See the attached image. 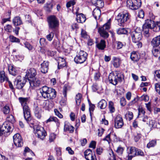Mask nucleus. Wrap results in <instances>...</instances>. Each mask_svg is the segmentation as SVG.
<instances>
[{
	"mask_svg": "<svg viewBox=\"0 0 160 160\" xmlns=\"http://www.w3.org/2000/svg\"><path fill=\"white\" fill-rule=\"evenodd\" d=\"M18 100L22 108L24 118L29 124H32V118L31 116L30 108L28 106L29 102V98H28L19 97Z\"/></svg>",
	"mask_w": 160,
	"mask_h": 160,
	"instance_id": "f257e3e1",
	"label": "nucleus"
},
{
	"mask_svg": "<svg viewBox=\"0 0 160 160\" xmlns=\"http://www.w3.org/2000/svg\"><path fill=\"white\" fill-rule=\"evenodd\" d=\"M42 96L45 99H53L56 96V92L52 88L46 86H43L39 89Z\"/></svg>",
	"mask_w": 160,
	"mask_h": 160,
	"instance_id": "f03ea898",
	"label": "nucleus"
},
{
	"mask_svg": "<svg viewBox=\"0 0 160 160\" xmlns=\"http://www.w3.org/2000/svg\"><path fill=\"white\" fill-rule=\"evenodd\" d=\"M131 36L132 42L136 43L138 48H141L142 47V43L140 42L142 39V30L140 28H137L131 33Z\"/></svg>",
	"mask_w": 160,
	"mask_h": 160,
	"instance_id": "7ed1b4c3",
	"label": "nucleus"
},
{
	"mask_svg": "<svg viewBox=\"0 0 160 160\" xmlns=\"http://www.w3.org/2000/svg\"><path fill=\"white\" fill-rule=\"evenodd\" d=\"M123 78V75L118 71L110 73L108 76L110 82L114 85L117 84L118 82H121Z\"/></svg>",
	"mask_w": 160,
	"mask_h": 160,
	"instance_id": "20e7f679",
	"label": "nucleus"
},
{
	"mask_svg": "<svg viewBox=\"0 0 160 160\" xmlns=\"http://www.w3.org/2000/svg\"><path fill=\"white\" fill-rule=\"evenodd\" d=\"M49 28L53 32L57 31V28L59 25V21L54 15H51L47 18Z\"/></svg>",
	"mask_w": 160,
	"mask_h": 160,
	"instance_id": "39448f33",
	"label": "nucleus"
},
{
	"mask_svg": "<svg viewBox=\"0 0 160 160\" xmlns=\"http://www.w3.org/2000/svg\"><path fill=\"white\" fill-rule=\"evenodd\" d=\"M154 21L152 20L147 21L144 23L142 26L143 31L144 32L145 35L147 37L149 36V29L153 28L155 31H158V30H157L155 27H154Z\"/></svg>",
	"mask_w": 160,
	"mask_h": 160,
	"instance_id": "423d86ee",
	"label": "nucleus"
},
{
	"mask_svg": "<svg viewBox=\"0 0 160 160\" xmlns=\"http://www.w3.org/2000/svg\"><path fill=\"white\" fill-rule=\"evenodd\" d=\"M110 25L111 19H109L106 23L98 28V32L101 36L104 38L108 37L109 34L108 31L110 28Z\"/></svg>",
	"mask_w": 160,
	"mask_h": 160,
	"instance_id": "0eeeda50",
	"label": "nucleus"
},
{
	"mask_svg": "<svg viewBox=\"0 0 160 160\" xmlns=\"http://www.w3.org/2000/svg\"><path fill=\"white\" fill-rule=\"evenodd\" d=\"M88 54L83 51H80L75 57L74 60L77 64H81L83 63L87 58Z\"/></svg>",
	"mask_w": 160,
	"mask_h": 160,
	"instance_id": "6e6552de",
	"label": "nucleus"
},
{
	"mask_svg": "<svg viewBox=\"0 0 160 160\" xmlns=\"http://www.w3.org/2000/svg\"><path fill=\"white\" fill-rule=\"evenodd\" d=\"M127 6L132 10H136L140 8L142 4L141 0H128Z\"/></svg>",
	"mask_w": 160,
	"mask_h": 160,
	"instance_id": "1a4fd4ad",
	"label": "nucleus"
},
{
	"mask_svg": "<svg viewBox=\"0 0 160 160\" xmlns=\"http://www.w3.org/2000/svg\"><path fill=\"white\" fill-rule=\"evenodd\" d=\"M130 17V14L128 12H126L119 14L116 17V19L119 23V25L121 26L125 22L128 21Z\"/></svg>",
	"mask_w": 160,
	"mask_h": 160,
	"instance_id": "9d476101",
	"label": "nucleus"
},
{
	"mask_svg": "<svg viewBox=\"0 0 160 160\" xmlns=\"http://www.w3.org/2000/svg\"><path fill=\"white\" fill-rule=\"evenodd\" d=\"M34 131L38 137L42 140L44 139L47 135L44 128L40 126H37L36 128H34Z\"/></svg>",
	"mask_w": 160,
	"mask_h": 160,
	"instance_id": "9b49d317",
	"label": "nucleus"
},
{
	"mask_svg": "<svg viewBox=\"0 0 160 160\" xmlns=\"http://www.w3.org/2000/svg\"><path fill=\"white\" fill-rule=\"evenodd\" d=\"M26 81L20 76H18L14 81V85L18 89H20L22 88L25 84Z\"/></svg>",
	"mask_w": 160,
	"mask_h": 160,
	"instance_id": "f8f14e48",
	"label": "nucleus"
},
{
	"mask_svg": "<svg viewBox=\"0 0 160 160\" xmlns=\"http://www.w3.org/2000/svg\"><path fill=\"white\" fill-rule=\"evenodd\" d=\"M13 142L14 145L18 147H22L23 142L21 136L19 134L17 133L13 136Z\"/></svg>",
	"mask_w": 160,
	"mask_h": 160,
	"instance_id": "ddd939ff",
	"label": "nucleus"
},
{
	"mask_svg": "<svg viewBox=\"0 0 160 160\" xmlns=\"http://www.w3.org/2000/svg\"><path fill=\"white\" fill-rule=\"evenodd\" d=\"M114 122V127L116 128H121L124 125L122 118L119 115L117 116L115 118Z\"/></svg>",
	"mask_w": 160,
	"mask_h": 160,
	"instance_id": "4468645a",
	"label": "nucleus"
},
{
	"mask_svg": "<svg viewBox=\"0 0 160 160\" xmlns=\"http://www.w3.org/2000/svg\"><path fill=\"white\" fill-rule=\"evenodd\" d=\"M30 87L32 89L39 87L41 85V81L39 79L36 78H33L29 80Z\"/></svg>",
	"mask_w": 160,
	"mask_h": 160,
	"instance_id": "2eb2a0df",
	"label": "nucleus"
},
{
	"mask_svg": "<svg viewBox=\"0 0 160 160\" xmlns=\"http://www.w3.org/2000/svg\"><path fill=\"white\" fill-rule=\"evenodd\" d=\"M84 154L85 158L87 160H95L96 159L94 154L92 153V151L90 149H88L86 150Z\"/></svg>",
	"mask_w": 160,
	"mask_h": 160,
	"instance_id": "dca6fc26",
	"label": "nucleus"
},
{
	"mask_svg": "<svg viewBox=\"0 0 160 160\" xmlns=\"http://www.w3.org/2000/svg\"><path fill=\"white\" fill-rule=\"evenodd\" d=\"M128 156L130 159L137 155V149L134 147H130L128 148Z\"/></svg>",
	"mask_w": 160,
	"mask_h": 160,
	"instance_id": "f3484780",
	"label": "nucleus"
},
{
	"mask_svg": "<svg viewBox=\"0 0 160 160\" xmlns=\"http://www.w3.org/2000/svg\"><path fill=\"white\" fill-rule=\"evenodd\" d=\"M40 68L41 72L43 73L47 72L48 69L49 62L48 61H44L41 65Z\"/></svg>",
	"mask_w": 160,
	"mask_h": 160,
	"instance_id": "a211bd4d",
	"label": "nucleus"
},
{
	"mask_svg": "<svg viewBox=\"0 0 160 160\" xmlns=\"http://www.w3.org/2000/svg\"><path fill=\"white\" fill-rule=\"evenodd\" d=\"M74 127L67 122H65L64 131V132H69L72 133L74 132Z\"/></svg>",
	"mask_w": 160,
	"mask_h": 160,
	"instance_id": "6ab92c4d",
	"label": "nucleus"
},
{
	"mask_svg": "<svg viewBox=\"0 0 160 160\" xmlns=\"http://www.w3.org/2000/svg\"><path fill=\"white\" fill-rule=\"evenodd\" d=\"M77 15V20L78 22L82 23L86 20L85 16L82 13L78 14V12H76Z\"/></svg>",
	"mask_w": 160,
	"mask_h": 160,
	"instance_id": "aec40b11",
	"label": "nucleus"
},
{
	"mask_svg": "<svg viewBox=\"0 0 160 160\" xmlns=\"http://www.w3.org/2000/svg\"><path fill=\"white\" fill-rule=\"evenodd\" d=\"M151 44L153 47H158L160 44V35L154 38L151 41Z\"/></svg>",
	"mask_w": 160,
	"mask_h": 160,
	"instance_id": "412c9836",
	"label": "nucleus"
},
{
	"mask_svg": "<svg viewBox=\"0 0 160 160\" xmlns=\"http://www.w3.org/2000/svg\"><path fill=\"white\" fill-rule=\"evenodd\" d=\"M112 63L113 66L116 68H118L121 63V61L120 58L113 57L112 58Z\"/></svg>",
	"mask_w": 160,
	"mask_h": 160,
	"instance_id": "4be33fe9",
	"label": "nucleus"
},
{
	"mask_svg": "<svg viewBox=\"0 0 160 160\" xmlns=\"http://www.w3.org/2000/svg\"><path fill=\"white\" fill-rule=\"evenodd\" d=\"M54 103L52 101H46L45 102L43 108L46 110H49L53 107Z\"/></svg>",
	"mask_w": 160,
	"mask_h": 160,
	"instance_id": "5701e85b",
	"label": "nucleus"
},
{
	"mask_svg": "<svg viewBox=\"0 0 160 160\" xmlns=\"http://www.w3.org/2000/svg\"><path fill=\"white\" fill-rule=\"evenodd\" d=\"M58 68H61L66 66V62L65 59L63 58L60 57L58 59Z\"/></svg>",
	"mask_w": 160,
	"mask_h": 160,
	"instance_id": "b1692460",
	"label": "nucleus"
},
{
	"mask_svg": "<svg viewBox=\"0 0 160 160\" xmlns=\"http://www.w3.org/2000/svg\"><path fill=\"white\" fill-rule=\"evenodd\" d=\"M37 73L36 70L34 68H31L29 69L28 72L26 74V75L28 78H35V76Z\"/></svg>",
	"mask_w": 160,
	"mask_h": 160,
	"instance_id": "393cba45",
	"label": "nucleus"
},
{
	"mask_svg": "<svg viewBox=\"0 0 160 160\" xmlns=\"http://www.w3.org/2000/svg\"><path fill=\"white\" fill-rule=\"evenodd\" d=\"M8 79L7 76L6 75L4 71L0 72V82L2 83L4 81H6Z\"/></svg>",
	"mask_w": 160,
	"mask_h": 160,
	"instance_id": "a878e982",
	"label": "nucleus"
},
{
	"mask_svg": "<svg viewBox=\"0 0 160 160\" xmlns=\"http://www.w3.org/2000/svg\"><path fill=\"white\" fill-rule=\"evenodd\" d=\"M96 43H97L96 44L97 47L99 49L102 50L106 47V42L103 40H101L99 43H97V42Z\"/></svg>",
	"mask_w": 160,
	"mask_h": 160,
	"instance_id": "bb28decb",
	"label": "nucleus"
},
{
	"mask_svg": "<svg viewBox=\"0 0 160 160\" xmlns=\"http://www.w3.org/2000/svg\"><path fill=\"white\" fill-rule=\"evenodd\" d=\"M12 22L15 26L20 25L22 23V22L21 18L19 16L14 17L13 19Z\"/></svg>",
	"mask_w": 160,
	"mask_h": 160,
	"instance_id": "cd10ccee",
	"label": "nucleus"
},
{
	"mask_svg": "<svg viewBox=\"0 0 160 160\" xmlns=\"http://www.w3.org/2000/svg\"><path fill=\"white\" fill-rule=\"evenodd\" d=\"M101 13L100 10L99 9L96 8L93 10L92 14L94 18L97 20L99 18Z\"/></svg>",
	"mask_w": 160,
	"mask_h": 160,
	"instance_id": "c85d7f7f",
	"label": "nucleus"
},
{
	"mask_svg": "<svg viewBox=\"0 0 160 160\" xmlns=\"http://www.w3.org/2000/svg\"><path fill=\"white\" fill-rule=\"evenodd\" d=\"M8 70L10 74L15 76L18 74L17 70H16L15 68L11 65H9L8 66Z\"/></svg>",
	"mask_w": 160,
	"mask_h": 160,
	"instance_id": "c756f323",
	"label": "nucleus"
},
{
	"mask_svg": "<svg viewBox=\"0 0 160 160\" xmlns=\"http://www.w3.org/2000/svg\"><path fill=\"white\" fill-rule=\"evenodd\" d=\"M130 58L134 62H137L139 60L140 57L136 52H133L131 54Z\"/></svg>",
	"mask_w": 160,
	"mask_h": 160,
	"instance_id": "7c9ffc66",
	"label": "nucleus"
},
{
	"mask_svg": "<svg viewBox=\"0 0 160 160\" xmlns=\"http://www.w3.org/2000/svg\"><path fill=\"white\" fill-rule=\"evenodd\" d=\"M41 109L38 107H36L34 109L35 116L38 118H40L41 117Z\"/></svg>",
	"mask_w": 160,
	"mask_h": 160,
	"instance_id": "2f4dec72",
	"label": "nucleus"
},
{
	"mask_svg": "<svg viewBox=\"0 0 160 160\" xmlns=\"http://www.w3.org/2000/svg\"><path fill=\"white\" fill-rule=\"evenodd\" d=\"M152 52L154 56L158 57L160 54V48L159 47H153Z\"/></svg>",
	"mask_w": 160,
	"mask_h": 160,
	"instance_id": "473e14b6",
	"label": "nucleus"
},
{
	"mask_svg": "<svg viewBox=\"0 0 160 160\" xmlns=\"http://www.w3.org/2000/svg\"><path fill=\"white\" fill-rule=\"evenodd\" d=\"M107 105V103L104 99H102L98 103V106L101 109L105 108Z\"/></svg>",
	"mask_w": 160,
	"mask_h": 160,
	"instance_id": "72a5a7b5",
	"label": "nucleus"
},
{
	"mask_svg": "<svg viewBox=\"0 0 160 160\" xmlns=\"http://www.w3.org/2000/svg\"><path fill=\"white\" fill-rule=\"evenodd\" d=\"M54 121L56 122L57 125L58 126H59V122L58 121V119L55 117H50L46 121L47 123L51 122L52 121Z\"/></svg>",
	"mask_w": 160,
	"mask_h": 160,
	"instance_id": "f704fd0d",
	"label": "nucleus"
},
{
	"mask_svg": "<svg viewBox=\"0 0 160 160\" xmlns=\"http://www.w3.org/2000/svg\"><path fill=\"white\" fill-rule=\"evenodd\" d=\"M138 118H142L144 116L145 112L144 109L142 107H139L138 108Z\"/></svg>",
	"mask_w": 160,
	"mask_h": 160,
	"instance_id": "c9c22d12",
	"label": "nucleus"
},
{
	"mask_svg": "<svg viewBox=\"0 0 160 160\" xmlns=\"http://www.w3.org/2000/svg\"><path fill=\"white\" fill-rule=\"evenodd\" d=\"M82 97V95L80 93H78L76 95L75 100L76 105L78 106H79L80 104L81 101Z\"/></svg>",
	"mask_w": 160,
	"mask_h": 160,
	"instance_id": "e433bc0d",
	"label": "nucleus"
},
{
	"mask_svg": "<svg viewBox=\"0 0 160 160\" xmlns=\"http://www.w3.org/2000/svg\"><path fill=\"white\" fill-rule=\"evenodd\" d=\"M154 74L155 79L159 82L160 80V69L155 71Z\"/></svg>",
	"mask_w": 160,
	"mask_h": 160,
	"instance_id": "4c0bfd02",
	"label": "nucleus"
},
{
	"mask_svg": "<svg viewBox=\"0 0 160 160\" xmlns=\"http://www.w3.org/2000/svg\"><path fill=\"white\" fill-rule=\"evenodd\" d=\"M157 144L156 140H152L150 141L147 144V147L149 148L151 147H154Z\"/></svg>",
	"mask_w": 160,
	"mask_h": 160,
	"instance_id": "58836bf2",
	"label": "nucleus"
},
{
	"mask_svg": "<svg viewBox=\"0 0 160 160\" xmlns=\"http://www.w3.org/2000/svg\"><path fill=\"white\" fill-rule=\"evenodd\" d=\"M108 157L110 160H116L115 155L114 154L113 152L111 149L109 150Z\"/></svg>",
	"mask_w": 160,
	"mask_h": 160,
	"instance_id": "ea45409f",
	"label": "nucleus"
},
{
	"mask_svg": "<svg viewBox=\"0 0 160 160\" xmlns=\"http://www.w3.org/2000/svg\"><path fill=\"white\" fill-rule=\"evenodd\" d=\"M117 33L118 34H126L128 31L127 30L123 28H120L117 30Z\"/></svg>",
	"mask_w": 160,
	"mask_h": 160,
	"instance_id": "a19ab883",
	"label": "nucleus"
},
{
	"mask_svg": "<svg viewBox=\"0 0 160 160\" xmlns=\"http://www.w3.org/2000/svg\"><path fill=\"white\" fill-rule=\"evenodd\" d=\"M7 122H10L11 124H12V123L15 122V119L14 118V117L12 115H10L7 118Z\"/></svg>",
	"mask_w": 160,
	"mask_h": 160,
	"instance_id": "79ce46f5",
	"label": "nucleus"
},
{
	"mask_svg": "<svg viewBox=\"0 0 160 160\" xmlns=\"http://www.w3.org/2000/svg\"><path fill=\"white\" fill-rule=\"evenodd\" d=\"M10 41L12 42H19L20 40L13 35H10L9 37Z\"/></svg>",
	"mask_w": 160,
	"mask_h": 160,
	"instance_id": "37998d69",
	"label": "nucleus"
},
{
	"mask_svg": "<svg viewBox=\"0 0 160 160\" xmlns=\"http://www.w3.org/2000/svg\"><path fill=\"white\" fill-rule=\"evenodd\" d=\"M53 7V5L51 3H47L45 7V9L48 12L51 11Z\"/></svg>",
	"mask_w": 160,
	"mask_h": 160,
	"instance_id": "c03bdc74",
	"label": "nucleus"
},
{
	"mask_svg": "<svg viewBox=\"0 0 160 160\" xmlns=\"http://www.w3.org/2000/svg\"><path fill=\"white\" fill-rule=\"evenodd\" d=\"M109 109L111 113H113L115 111V109L113 106V103L112 102H109Z\"/></svg>",
	"mask_w": 160,
	"mask_h": 160,
	"instance_id": "a18cd8bd",
	"label": "nucleus"
},
{
	"mask_svg": "<svg viewBox=\"0 0 160 160\" xmlns=\"http://www.w3.org/2000/svg\"><path fill=\"white\" fill-rule=\"evenodd\" d=\"M10 109L9 106H5L2 109V111L5 114H7L9 112Z\"/></svg>",
	"mask_w": 160,
	"mask_h": 160,
	"instance_id": "49530a36",
	"label": "nucleus"
},
{
	"mask_svg": "<svg viewBox=\"0 0 160 160\" xmlns=\"http://www.w3.org/2000/svg\"><path fill=\"white\" fill-rule=\"evenodd\" d=\"M124 150V148L119 146L116 150V152L118 155H122Z\"/></svg>",
	"mask_w": 160,
	"mask_h": 160,
	"instance_id": "de8ad7c7",
	"label": "nucleus"
},
{
	"mask_svg": "<svg viewBox=\"0 0 160 160\" xmlns=\"http://www.w3.org/2000/svg\"><path fill=\"white\" fill-rule=\"evenodd\" d=\"M4 28L6 32H11L12 30V27L11 25L8 24L4 27Z\"/></svg>",
	"mask_w": 160,
	"mask_h": 160,
	"instance_id": "09e8293b",
	"label": "nucleus"
},
{
	"mask_svg": "<svg viewBox=\"0 0 160 160\" xmlns=\"http://www.w3.org/2000/svg\"><path fill=\"white\" fill-rule=\"evenodd\" d=\"M76 3L75 0H70L67 2L66 4V6L67 8L70 7L72 6H73Z\"/></svg>",
	"mask_w": 160,
	"mask_h": 160,
	"instance_id": "8fccbe9b",
	"label": "nucleus"
},
{
	"mask_svg": "<svg viewBox=\"0 0 160 160\" xmlns=\"http://www.w3.org/2000/svg\"><path fill=\"white\" fill-rule=\"evenodd\" d=\"M54 37V33L51 32L46 36V38L49 41H51Z\"/></svg>",
	"mask_w": 160,
	"mask_h": 160,
	"instance_id": "3c124183",
	"label": "nucleus"
},
{
	"mask_svg": "<svg viewBox=\"0 0 160 160\" xmlns=\"http://www.w3.org/2000/svg\"><path fill=\"white\" fill-rule=\"evenodd\" d=\"M101 76V74L98 72H97L94 74V79L96 81L99 80Z\"/></svg>",
	"mask_w": 160,
	"mask_h": 160,
	"instance_id": "603ef678",
	"label": "nucleus"
},
{
	"mask_svg": "<svg viewBox=\"0 0 160 160\" xmlns=\"http://www.w3.org/2000/svg\"><path fill=\"white\" fill-rule=\"evenodd\" d=\"M98 7H102L104 5V2L101 0H97L96 3Z\"/></svg>",
	"mask_w": 160,
	"mask_h": 160,
	"instance_id": "864d4df0",
	"label": "nucleus"
},
{
	"mask_svg": "<svg viewBox=\"0 0 160 160\" xmlns=\"http://www.w3.org/2000/svg\"><path fill=\"white\" fill-rule=\"evenodd\" d=\"M155 88L156 92L160 95V84L156 83L155 84Z\"/></svg>",
	"mask_w": 160,
	"mask_h": 160,
	"instance_id": "5fc2aeb1",
	"label": "nucleus"
},
{
	"mask_svg": "<svg viewBox=\"0 0 160 160\" xmlns=\"http://www.w3.org/2000/svg\"><path fill=\"white\" fill-rule=\"evenodd\" d=\"M56 135L53 133H51L49 138V141L50 142L53 141L56 138Z\"/></svg>",
	"mask_w": 160,
	"mask_h": 160,
	"instance_id": "6e6d98bb",
	"label": "nucleus"
},
{
	"mask_svg": "<svg viewBox=\"0 0 160 160\" xmlns=\"http://www.w3.org/2000/svg\"><path fill=\"white\" fill-rule=\"evenodd\" d=\"M147 124H148L150 127H154L156 123L154 121L152 120H150L149 119V121L147 123Z\"/></svg>",
	"mask_w": 160,
	"mask_h": 160,
	"instance_id": "4d7b16f0",
	"label": "nucleus"
},
{
	"mask_svg": "<svg viewBox=\"0 0 160 160\" xmlns=\"http://www.w3.org/2000/svg\"><path fill=\"white\" fill-rule=\"evenodd\" d=\"M126 117L128 118V120H131L133 118V115L132 112H128L126 115Z\"/></svg>",
	"mask_w": 160,
	"mask_h": 160,
	"instance_id": "13d9d810",
	"label": "nucleus"
},
{
	"mask_svg": "<svg viewBox=\"0 0 160 160\" xmlns=\"http://www.w3.org/2000/svg\"><path fill=\"white\" fill-rule=\"evenodd\" d=\"M52 44L56 48H58L60 47V42L58 40H54Z\"/></svg>",
	"mask_w": 160,
	"mask_h": 160,
	"instance_id": "bf43d9fd",
	"label": "nucleus"
},
{
	"mask_svg": "<svg viewBox=\"0 0 160 160\" xmlns=\"http://www.w3.org/2000/svg\"><path fill=\"white\" fill-rule=\"evenodd\" d=\"M68 90L67 88L64 86L63 89L62 94L64 96V98L65 99H66L67 98V92Z\"/></svg>",
	"mask_w": 160,
	"mask_h": 160,
	"instance_id": "052dcab7",
	"label": "nucleus"
},
{
	"mask_svg": "<svg viewBox=\"0 0 160 160\" xmlns=\"http://www.w3.org/2000/svg\"><path fill=\"white\" fill-rule=\"evenodd\" d=\"M116 43L117 44V49L121 48L123 45L122 43L120 42L117 41L116 42Z\"/></svg>",
	"mask_w": 160,
	"mask_h": 160,
	"instance_id": "680f3d73",
	"label": "nucleus"
},
{
	"mask_svg": "<svg viewBox=\"0 0 160 160\" xmlns=\"http://www.w3.org/2000/svg\"><path fill=\"white\" fill-rule=\"evenodd\" d=\"M54 112L56 115L58 116L59 118H62L63 116L59 112L57 109H55L54 110Z\"/></svg>",
	"mask_w": 160,
	"mask_h": 160,
	"instance_id": "e2e57ef3",
	"label": "nucleus"
},
{
	"mask_svg": "<svg viewBox=\"0 0 160 160\" xmlns=\"http://www.w3.org/2000/svg\"><path fill=\"white\" fill-rule=\"evenodd\" d=\"M102 140L103 141H106L108 142V143H109L111 141L110 134V133L108 134L105 138H103Z\"/></svg>",
	"mask_w": 160,
	"mask_h": 160,
	"instance_id": "0e129e2a",
	"label": "nucleus"
},
{
	"mask_svg": "<svg viewBox=\"0 0 160 160\" xmlns=\"http://www.w3.org/2000/svg\"><path fill=\"white\" fill-rule=\"evenodd\" d=\"M154 27H155L157 30H158V31H160V21L157 22L156 23L154 22Z\"/></svg>",
	"mask_w": 160,
	"mask_h": 160,
	"instance_id": "69168bd1",
	"label": "nucleus"
},
{
	"mask_svg": "<svg viewBox=\"0 0 160 160\" xmlns=\"http://www.w3.org/2000/svg\"><path fill=\"white\" fill-rule=\"evenodd\" d=\"M145 105L147 110L150 112H151L152 110L151 108V102H149L148 103H146Z\"/></svg>",
	"mask_w": 160,
	"mask_h": 160,
	"instance_id": "338daca9",
	"label": "nucleus"
},
{
	"mask_svg": "<svg viewBox=\"0 0 160 160\" xmlns=\"http://www.w3.org/2000/svg\"><path fill=\"white\" fill-rule=\"evenodd\" d=\"M46 53L48 55L50 56H53L54 55L55 52L53 51H52L51 50H48V49L46 50Z\"/></svg>",
	"mask_w": 160,
	"mask_h": 160,
	"instance_id": "774afa93",
	"label": "nucleus"
}]
</instances>
